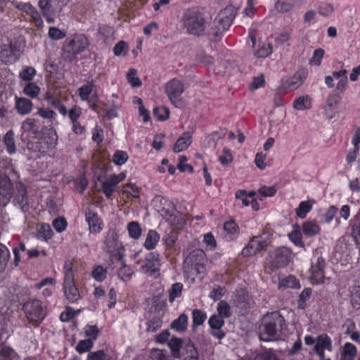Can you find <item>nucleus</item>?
Masks as SVG:
<instances>
[{
	"label": "nucleus",
	"instance_id": "nucleus-1",
	"mask_svg": "<svg viewBox=\"0 0 360 360\" xmlns=\"http://www.w3.org/2000/svg\"><path fill=\"white\" fill-rule=\"evenodd\" d=\"M286 321L279 311L265 314L258 327V337L263 342H274L282 339Z\"/></svg>",
	"mask_w": 360,
	"mask_h": 360
},
{
	"label": "nucleus",
	"instance_id": "nucleus-2",
	"mask_svg": "<svg viewBox=\"0 0 360 360\" xmlns=\"http://www.w3.org/2000/svg\"><path fill=\"white\" fill-rule=\"evenodd\" d=\"M181 22L189 34L197 37L205 34L207 22L204 14L198 8L187 9L182 15Z\"/></svg>",
	"mask_w": 360,
	"mask_h": 360
},
{
	"label": "nucleus",
	"instance_id": "nucleus-3",
	"mask_svg": "<svg viewBox=\"0 0 360 360\" xmlns=\"http://www.w3.org/2000/svg\"><path fill=\"white\" fill-rule=\"evenodd\" d=\"M236 15V9L232 6H226L221 10L213 20L207 34L212 36L214 40L220 39L224 32L229 29Z\"/></svg>",
	"mask_w": 360,
	"mask_h": 360
},
{
	"label": "nucleus",
	"instance_id": "nucleus-4",
	"mask_svg": "<svg viewBox=\"0 0 360 360\" xmlns=\"http://www.w3.org/2000/svg\"><path fill=\"white\" fill-rule=\"evenodd\" d=\"M22 310L28 321L38 327L47 315V307L38 299H29L22 305Z\"/></svg>",
	"mask_w": 360,
	"mask_h": 360
},
{
	"label": "nucleus",
	"instance_id": "nucleus-5",
	"mask_svg": "<svg viewBox=\"0 0 360 360\" xmlns=\"http://www.w3.org/2000/svg\"><path fill=\"white\" fill-rule=\"evenodd\" d=\"M292 257V251L286 247H279L269 252L266 258L267 267L272 272L276 269L286 266Z\"/></svg>",
	"mask_w": 360,
	"mask_h": 360
},
{
	"label": "nucleus",
	"instance_id": "nucleus-6",
	"mask_svg": "<svg viewBox=\"0 0 360 360\" xmlns=\"http://www.w3.org/2000/svg\"><path fill=\"white\" fill-rule=\"evenodd\" d=\"M184 84L178 79L169 80L165 86V92L172 103L176 108H183L185 106L181 94L184 91Z\"/></svg>",
	"mask_w": 360,
	"mask_h": 360
},
{
	"label": "nucleus",
	"instance_id": "nucleus-7",
	"mask_svg": "<svg viewBox=\"0 0 360 360\" xmlns=\"http://www.w3.org/2000/svg\"><path fill=\"white\" fill-rule=\"evenodd\" d=\"M145 264L141 265L140 271L150 276L157 278L160 275V255L157 252H148L144 259Z\"/></svg>",
	"mask_w": 360,
	"mask_h": 360
},
{
	"label": "nucleus",
	"instance_id": "nucleus-8",
	"mask_svg": "<svg viewBox=\"0 0 360 360\" xmlns=\"http://www.w3.org/2000/svg\"><path fill=\"white\" fill-rule=\"evenodd\" d=\"M326 259L321 255H319L316 252L311 259L310 268L311 278L314 280L316 283H323L325 278Z\"/></svg>",
	"mask_w": 360,
	"mask_h": 360
},
{
	"label": "nucleus",
	"instance_id": "nucleus-9",
	"mask_svg": "<svg viewBox=\"0 0 360 360\" xmlns=\"http://www.w3.org/2000/svg\"><path fill=\"white\" fill-rule=\"evenodd\" d=\"M20 49L16 42L10 41L1 47L0 60L5 64L16 62L20 56Z\"/></svg>",
	"mask_w": 360,
	"mask_h": 360
},
{
	"label": "nucleus",
	"instance_id": "nucleus-10",
	"mask_svg": "<svg viewBox=\"0 0 360 360\" xmlns=\"http://www.w3.org/2000/svg\"><path fill=\"white\" fill-rule=\"evenodd\" d=\"M13 202L20 207L21 210L26 213L29 211L30 204L26 186L23 184L16 185L13 191Z\"/></svg>",
	"mask_w": 360,
	"mask_h": 360
},
{
	"label": "nucleus",
	"instance_id": "nucleus-11",
	"mask_svg": "<svg viewBox=\"0 0 360 360\" xmlns=\"http://www.w3.org/2000/svg\"><path fill=\"white\" fill-rule=\"evenodd\" d=\"M84 213L85 215V220L89 225V230L90 233H100L103 229V224L97 212L92 210L90 207H87L84 209Z\"/></svg>",
	"mask_w": 360,
	"mask_h": 360
},
{
	"label": "nucleus",
	"instance_id": "nucleus-12",
	"mask_svg": "<svg viewBox=\"0 0 360 360\" xmlns=\"http://www.w3.org/2000/svg\"><path fill=\"white\" fill-rule=\"evenodd\" d=\"M307 72L302 69L297 71L292 77L283 82L281 89L283 93L294 91L298 89L307 77Z\"/></svg>",
	"mask_w": 360,
	"mask_h": 360
},
{
	"label": "nucleus",
	"instance_id": "nucleus-13",
	"mask_svg": "<svg viewBox=\"0 0 360 360\" xmlns=\"http://www.w3.org/2000/svg\"><path fill=\"white\" fill-rule=\"evenodd\" d=\"M118 250H124V247L118 239V234L115 229H110L104 239L103 250L107 253L112 254Z\"/></svg>",
	"mask_w": 360,
	"mask_h": 360
},
{
	"label": "nucleus",
	"instance_id": "nucleus-14",
	"mask_svg": "<svg viewBox=\"0 0 360 360\" xmlns=\"http://www.w3.org/2000/svg\"><path fill=\"white\" fill-rule=\"evenodd\" d=\"M341 100L342 96L338 93L330 94L328 96L324 107V114L327 118L332 119L335 117Z\"/></svg>",
	"mask_w": 360,
	"mask_h": 360
},
{
	"label": "nucleus",
	"instance_id": "nucleus-15",
	"mask_svg": "<svg viewBox=\"0 0 360 360\" xmlns=\"http://www.w3.org/2000/svg\"><path fill=\"white\" fill-rule=\"evenodd\" d=\"M208 323L212 329L211 334L218 340H221L226 336L225 332L221 330L225 322L224 319L217 314L210 316Z\"/></svg>",
	"mask_w": 360,
	"mask_h": 360
},
{
	"label": "nucleus",
	"instance_id": "nucleus-16",
	"mask_svg": "<svg viewBox=\"0 0 360 360\" xmlns=\"http://www.w3.org/2000/svg\"><path fill=\"white\" fill-rule=\"evenodd\" d=\"M38 6L46 20L49 23H53L56 11L53 5V0H39Z\"/></svg>",
	"mask_w": 360,
	"mask_h": 360
},
{
	"label": "nucleus",
	"instance_id": "nucleus-17",
	"mask_svg": "<svg viewBox=\"0 0 360 360\" xmlns=\"http://www.w3.org/2000/svg\"><path fill=\"white\" fill-rule=\"evenodd\" d=\"M22 136L25 133L31 134L34 138H39L41 134L42 129H40L39 122L32 117H28L22 123Z\"/></svg>",
	"mask_w": 360,
	"mask_h": 360
},
{
	"label": "nucleus",
	"instance_id": "nucleus-18",
	"mask_svg": "<svg viewBox=\"0 0 360 360\" xmlns=\"http://www.w3.org/2000/svg\"><path fill=\"white\" fill-rule=\"evenodd\" d=\"M13 188L8 179H0V206H6L9 202Z\"/></svg>",
	"mask_w": 360,
	"mask_h": 360
},
{
	"label": "nucleus",
	"instance_id": "nucleus-19",
	"mask_svg": "<svg viewBox=\"0 0 360 360\" xmlns=\"http://www.w3.org/2000/svg\"><path fill=\"white\" fill-rule=\"evenodd\" d=\"M236 306L243 311H246L250 308V298L248 291L245 288H240L236 290L234 297Z\"/></svg>",
	"mask_w": 360,
	"mask_h": 360
},
{
	"label": "nucleus",
	"instance_id": "nucleus-20",
	"mask_svg": "<svg viewBox=\"0 0 360 360\" xmlns=\"http://www.w3.org/2000/svg\"><path fill=\"white\" fill-rule=\"evenodd\" d=\"M39 137L41 139L43 144L50 150L53 149L57 144L58 135L53 129L43 128Z\"/></svg>",
	"mask_w": 360,
	"mask_h": 360
},
{
	"label": "nucleus",
	"instance_id": "nucleus-21",
	"mask_svg": "<svg viewBox=\"0 0 360 360\" xmlns=\"http://www.w3.org/2000/svg\"><path fill=\"white\" fill-rule=\"evenodd\" d=\"M33 103L29 98L15 96V108L20 115H27L32 112Z\"/></svg>",
	"mask_w": 360,
	"mask_h": 360
},
{
	"label": "nucleus",
	"instance_id": "nucleus-22",
	"mask_svg": "<svg viewBox=\"0 0 360 360\" xmlns=\"http://www.w3.org/2000/svg\"><path fill=\"white\" fill-rule=\"evenodd\" d=\"M182 360H199V354L194 345L190 342L184 344L178 356Z\"/></svg>",
	"mask_w": 360,
	"mask_h": 360
},
{
	"label": "nucleus",
	"instance_id": "nucleus-23",
	"mask_svg": "<svg viewBox=\"0 0 360 360\" xmlns=\"http://www.w3.org/2000/svg\"><path fill=\"white\" fill-rule=\"evenodd\" d=\"M53 231L47 223H42L37 228L35 237L40 240L47 242L52 238Z\"/></svg>",
	"mask_w": 360,
	"mask_h": 360
},
{
	"label": "nucleus",
	"instance_id": "nucleus-24",
	"mask_svg": "<svg viewBox=\"0 0 360 360\" xmlns=\"http://www.w3.org/2000/svg\"><path fill=\"white\" fill-rule=\"evenodd\" d=\"M68 43L70 45V46H72L75 53L78 54L84 52L89 46V40L84 35L77 36L70 40Z\"/></svg>",
	"mask_w": 360,
	"mask_h": 360
},
{
	"label": "nucleus",
	"instance_id": "nucleus-25",
	"mask_svg": "<svg viewBox=\"0 0 360 360\" xmlns=\"http://www.w3.org/2000/svg\"><path fill=\"white\" fill-rule=\"evenodd\" d=\"M304 235L307 237H313L321 232V227L315 220L305 221L302 226Z\"/></svg>",
	"mask_w": 360,
	"mask_h": 360
},
{
	"label": "nucleus",
	"instance_id": "nucleus-26",
	"mask_svg": "<svg viewBox=\"0 0 360 360\" xmlns=\"http://www.w3.org/2000/svg\"><path fill=\"white\" fill-rule=\"evenodd\" d=\"M191 143V134L188 131L183 133L173 146L174 153H179L188 148Z\"/></svg>",
	"mask_w": 360,
	"mask_h": 360
},
{
	"label": "nucleus",
	"instance_id": "nucleus-27",
	"mask_svg": "<svg viewBox=\"0 0 360 360\" xmlns=\"http://www.w3.org/2000/svg\"><path fill=\"white\" fill-rule=\"evenodd\" d=\"M188 323V317L183 313L171 323L170 328L178 333H184L187 330Z\"/></svg>",
	"mask_w": 360,
	"mask_h": 360
},
{
	"label": "nucleus",
	"instance_id": "nucleus-28",
	"mask_svg": "<svg viewBox=\"0 0 360 360\" xmlns=\"http://www.w3.org/2000/svg\"><path fill=\"white\" fill-rule=\"evenodd\" d=\"M63 290L69 302L75 303L80 300L81 296L75 284L63 285Z\"/></svg>",
	"mask_w": 360,
	"mask_h": 360
},
{
	"label": "nucleus",
	"instance_id": "nucleus-29",
	"mask_svg": "<svg viewBox=\"0 0 360 360\" xmlns=\"http://www.w3.org/2000/svg\"><path fill=\"white\" fill-rule=\"evenodd\" d=\"M316 202V200L314 199L300 202L298 207L295 209L296 215L300 219H304L307 213L312 210L313 205Z\"/></svg>",
	"mask_w": 360,
	"mask_h": 360
},
{
	"label": "nucleus",
	"instance_id": "nucleus-30",
	"mask_svg": "<svg viewBox=\"0 0 360 360\" xmlns=\"http://www.w3.org/2000/svg\"><path fill=\"white\" fill-rule=\"evenodd\" d=\"M322 349L331 352L333 350V344L331 338L327 334L319 335L316 338V342L313 349Z\"/></svg>",
	"mask_w": 360,
	"mask_h": 360
},
{
	"label": "nucleus",
	"instance_id": "nucleus-31",
	"mask_svg": "<svg viewBox=\"0 0 360 360\" xmlns=\"http://www.w3.org/2000/svg\"><path fill=\"white\" fill-rule=\"evenodd\" d=\"M338 212V208L335 205H330L328 208L321 210L319 213L320 221L323 224H330Z\"/></svg>",
	"mask_w": 360,
	"mask_h": 360
},
{
	"label": "nucleus",
	"instance_id": "nucleus-32",
	"mask_svg": "<svg viewBox=\"0 0 360 360\" xmlns=\"http://www.w3.org/2000/svg\"><path fill=\"white\" fill-rule=\"evenodd\" d=\"M160 234L155 230H149L143 246L148 250H151L155 248L158 243L160 240Z\"/></svg>",
	"mask_w": 360,
	"mask_h": 360
},
{
	"label": "nucleus",
	"instance_id": "nucleus-33",
	"mask_svg": "<svg viewBox=\"0 0 360 360\" xmlns=\"http://www.w3.org/2000/svg\"><path fill=\"white\" fill-rule=\"evenodd\" d=\"M3 142L8 154L12 155L15 153V134L13 130L11 129L6 132L4 136Z\"/></svg>",
	"mask_w": 360,
	"mask_h": 360
},
{
	"label": "nucleus",
	"instance_id": "nucleus-34",
	"mask_svg": "<svg viewBox=\"0 0 360 360\" xmlns=\"http://www.w3.org/2000/svg\"><path fill=\"white\" fill-rule=\"evenodd\" d=\"M301 287L300 281L293 275H289L282 279L278 283V289L285 288H300Z\"/></svg>",
	"mask_w": 360,
	"mask_h": 360
},
{
	"label": "nucleus",
	"instance_id": "nucleus-35",
	"mask_svg": "<svg viewBox=\"0 0 360 360\" xmlns=\"http://www.w3.org/2000/svg\"><path fill=\"white\" fill-rule=\"evenodd\" d=\"M0 360H19V356L11 347L0 344Z\"/></svg>",
	"mask_w": 360,
	"mask_h": 360
},
{
	"label": "nucleus",
	"instance_id": "nucleus-36",
	"mask_svg": "<svg viewBox=\"0 0 360 360\" xmlns=\"http://www.w3.org/2000/svg\"><path fill=\"white\" fill-rule=\"evenodd\" d=\"M37 139L36 141H28L27 144V148L34 153H39L41 155L46 154L50 149L43 144L40 137Z\"/></svg>",
	"mask_w": 360,
	"mask_h": 360
},
{
	"label": "nucleus",
	"instance_id": "nucleus-37",
	"mask_svg": "<svg viewBox=\"0 0 360 360\" xmlns=\"http://www.w3.org/2000/svg\"><path fill=\"white\" fill-rule=\"evenodd\" d=\"M86 360H117V357L106 353L103 349L89 352Z\"/></svg>",
	"mask_w": 360,
	"mask_h": 360
},
{
	"label": "nucleus",
	"instance_id": "nucleus-38",
	"mask_svg": "<svg viewBox=\"0 0 360 360\" xmlns=\"http://www.w3.org/2000/svg\"><path fill=\"white\" fill-rule=\"evenodd\" d=\"M293 108L297 110H304L311 108V98L309 96H302L293 101Z\"/></svg>",
	"mask_w": 360,
	"mask_h": 360
},
{
	"label": "nucleus",
	"instance_id": "nucleus-39",
	"mask_svg": "<svg viewBox=\"0 0 360 360\" xmlns=\"http://www.w3.org/2000/svg\"><path fill=\"white\" fill-rule=\"evenodd\" d=\"M40 90V87L35 82H30L25 84L22 92L31 98H36L39 95Z\"/></svg>",
	"mask_w": 360,
	"mask_h": 360
},
{
	"label": "nucleus",
	"instance_id": "nucleus-40",
	"mask_svg": "<svg viewBox=\"0 0 360 360\" xmlns=\"http://www.w3.org/2000/svg\"><path fill=\"white\" fill-rule=\"evenodd\" d=\"M64 278L63 285L75 284L74 273L72 271V264L66 261L64 264Z\"/></svg>",
	"mask_w": 360,
	"mask_h": 360
},
{
	"label": "nucleus",
	"instance_id": "nucleus-41",
	"mask_svg": "<svg viewBox=\"0 0 360 360\" xmlns=\"http://www.w3.org/2000/svg\"><path fill=\"white\" fill-rule=\"evenodd\" d=\"M183 288V284L179 282L174 283L172 285L170 288L168 290V300L170 303H172L176 298L181 296Z\"/></svg>",
	"mask_w": 360,
	"mask_h": 360
},
{
	"label": "nucleus",
	"instance_id": "nucleus-42",
	"mask_svg": "<svg viewBox=\"0 0 360 360\" xmlns=\"http://www.w3.org/2000/svg\"><path fill=\"white\" fill-rule=\"evenodd\" d=\"M312 290L310 288H305L300 293L297 300V308L304 310L307 308V301L310 298Z\"/></svg>",
	"mask_w": 360,
	"mask_h": 360
},
{
	"label": "nucleus",
	"instance_id": "nucleus-43",
	"mask_svg": "<svg viewBox=\"0 0 360 360\" xmlns=\"http://www.w3.org/2000/svg\"><path fill=\"white\" fill-rule=\"evenodd\" d=\"M127 231L130 238L137 240L139 239L142 233V229L138 221H131L127 224Z\"/></svg>",
	"mask_w": 360,
	"mask_h": 360
},
{
	"label": "nucleus",
	"instance_id": "nucleus-44",
	"mask_svg": "<svg viewBox=\"0 0 360 360\" xmlns=\"http://www.w3.org/2000/svg\"><path fill=\"white\" fill-rule=\"evenodd\" d=\"M167 345L173 352L175 356H178L184 347L183 341L181 338L173 337L168 342Z\"/></svg>",
	"mask_w": 360,
	"mask_h": 360
},
{
	"label": "nucleus",
	"instance_id": "nucleus-45",
	"mask_svg": "<svg viewBox=\"0 0 360 360\" xmlns=\"http://www.w3.org/2000/svg\"><path fill=\"white\" fill-rule=\"evenodd\" d=\"M295 0H278L275 4V9L280 13H287L292 9Z\"/></svg>",
	"mask_w": 360,
	"mask_h": 360
},
{
	"label": "nucleus",
	"instance_id": "nucleus-46",
	"mask_svg": "<svg viewBox=\"0 0 360 360\" xmlns=\"http://www.w3.org/2000/svg\"><path fill=\"white\" fill-rule=\"evenodd\" d=\"M217 314L222 319L229 318L231 316V307L225 300H220L217 304Z\"/></svg>",
	"mask_w": 360,
	"mask_h": 360
},
{
	"label": "nucleus",
	"instance_id": "nucleus-47",
	"mask_svg": "<svg viewBox=\"0 0 360 360\" xmlns=\"http://www.w3.org/2000/svg\"><path fill=\"white\" fill-rule=\"evenodd\" d=\"M9 258L10 252L8 249L4 245L0 243V273L5 270Z\"/></svg>",
	"mask_w": 360,
	"mask_h": 360
},
{
	"label": "nucleus",
	"instance_id": "nucleus-48",
	"mask_svg": "<svg viewBox=\"0 0 360 360\" xmlns=\"http://www.w3.org/2000/svg\"><path fill=\"white\" fill-rule=\"evenodd\" d=\"M121 265L122 266L118 269L117 275L122 281L127 282L131 279L134 271L129 266L126 264V262H123Z\"/></svg>",
	"mask_w": 360,
	"mask_h": 360
},
{
	"label": "nucleus",
	"instance_id": "nucleus-49",
	"mask_svg": "<svg viewBox=\"0 0 360 360\" xmlns=\"http://www.w3.org/2000/svg\"><path fill=\"white\" fill-rule=\"evenodd\" d=\"M193 328L202 325L207 319L206 313L200 309H195L192 311Z\"/></svg>",
	"mask_w": 360,
	"mask_h": 360
},
{
	"label": "nucleus",
	"instance_id": "nucleus-50",
	"mask_svg": "<svg viewBox=\"0 0 360 360\" xmlns=\"http://www.w3.org/2000/svg\"><path fill=\"white\" fill-rule=\"evenodd\" d=\"M107 270L101 265H96L92 270L91 276L98 282H102L106 278Z\"/></svg>",
	"mask_w": 360,
	"mask_h": 360
},
{
	"label": "nucleus",
	"instance_id": "nucleus-51",
	"mask_svg": "<svg viewBox=\"0 0 360 360\" xmlns=\"http://www.w3.org/2000/svg\"><path fill=\"white\" fill-rule=\"evenodd\" d=\"M153 115L158 121H165L169 117V110L163 106L155 107L153 108Z\"/></svg>",
	"mask_w": 360,
	"mask_h": 360
},
{
	"label": "nucleus",
	"instance_id": "nucleus-52",
	"mask_svg": "<svg viewBox=\"0 0 360 360\" xmlns=\"http://www.w3.org/2000/svg\"><path fill=\"white\" fill-rule=\"evenodd\" d=\"M139 187L131 183L126 184L122 187V192L127 194L128 196H131L134 198H139Z\"/></svg>",
	"mask_w": 360,
	"mask_h": 360
},
{
	"label": "nucleus",
	"instance_id": "nucleus-53",
	"mask_svg": "<svg viewBox=\"0 0 360 360\" xmlns=\"http://www.w3.org/2000/svg\"><path fill=\"white\" fill-rule=\"evenodd\" d=\"M272 236V233L269 231L264 232L259 236H256V238L258 239L260 244V248L262 249V250H266V248L271 245Z\"/></svg>",
	"mask_w": 360,
	"mask_h": 360
},
{
	"label": "nucleus",
	"instance_id": "nucleus-54",
	"mask_svg": "<svg viewBox=\"0 0 360 360\" xmlns=\"http://www.w3.org/2000/svg\"><path fill=\"white\" fill-rule=\"evenodd\" d=\"M94 347V341L91 339H86L80 340L75 347L76 351L82 354L84 352H90Z\"/></svg>",
	"mask_w": 360,
	"mask_h": 360
},
{
	"label": "nucleus",
	"instance_id": "nucleus-55",
	"mask_svg": "<svg viewBox=\"0 0 360 360\" xmlns=\"http://www.w3.org/2000/svg\"><path fill=\"white\" fill-rule=\"evenodd\" d=\"M255 360H279L273 349H266L256 354Z\"/></svg>",
	"mask_w": 360,
	"mask_h": 360
},
{
	"label": "nucleus",
	"instance_id": "nucleus-56",
	"mask_svg": "<svg viewBox=\"0 0 360 360\" xmlns=\"http://www.w3.org/2000/svg\"><path fill=\"white\" fill-rule=\"evenodd\" d=\"M289 239L297 247L304 248L302 235L299 229H294L288 233Z\"/></svg>",
	"mask_w": 360,
	"mask_h": 360
},
{
	"label": "nucleus",
	"instance_id": "nucleus-57",
	"mask_svg": "<svg viewBox=\"0 0 360 360\" xmlns=\"http://www.w3.org/2000/svg\"><path fill=\"white\" fill-rule=\"evenodd\" d=\"M162 323V321L159 316H153L146 323L147 331L153 333L157 331L160 328H161Z\"/></svg>",
	"mask_w": 360,
	"mask_h": 360
},
{
	"label": "nucleus",
	"instance_id": "nucleus-58",
	"mask_svg": "<svg viewBox=\"0 0 360 360\" xmlns=\"http://www.w3.org/2000/svg\"><path fill=\"white\" fill-rule=\"evenodd\" d=\"M254 54L257 58H266L272 53V46L270 44H264L259 49H253Z\"/></svg>",
	"mask_w": 360,
	"mask_h": 360
},
{
	"label": "nucleus",
	"instance_id": "nucleus-59",
	"mask_svg": "<svg viewBox=\"0 0 360 360\" xmlns=\"http://www.w3.org/2000/svg\"><path fill=\"white\" fill-rule=\"evenodd\" d=\"M137 71L135 68H130L127 73V79L128 82L132 87H139L142 84L141 80L136 77Z\"/></svg>",
	"mask_w": 360,
	"mask_h": 360
},
{
	"label": "nucleus",
	"instance_id": "nucleus-60",
	"mask_svg": "<svg viewBox=\"0 0 360 360\" xmlns=\"http://www.w3.org/2000/svg\"><path fill=\"white\" fill-rule=\"evenodd\" d=\"M35 75L36 70L33 67L27 66L20 72L19 77L21 80L30 82Z\"/></svg>",
	"mask_w": 360,
	"mask_h": 360
},
{
	"label": "nucleus",
	"instance_id": "nucleus-61",
	"mask_svg": "<svg viewBox=\"0 0 360 360\" xmlns=\"http://www.w3.org/2000/svg\"><path fill=\"white\" fill-rule=\"evenodd\" d=\"M129 159V155L127 152L117 150L112 155V162L116 165H122Z\"/></svg>",
	"mask_w": 360,
	"mask_h": 360
},
{
	"label": "nucleus",
	"instance_id": "nucleus-62",
	"mask_svg": "<svg viewBox=\"0 0 360 360\" xmlns=\"http://www.w3.org/2000/svg\"><path fill=\"white\" fill-rule=\"evenodd\" d=\"M357 353V349L354 345L351 342H346L343 350L341 352L344 356H348L350 360H354Z\"/></svg>",
	"mask_w": 360,
	"mask_h": 360
},
{
	"label": "nucleus",
	"instance_id": "nucleus-63",
	"mask_svg": "<svg viewBox=\"0 0 360 360\" xmlns=\"http://www.w3.org/2000/svg\"><path fill=\"white\" fill-rule=\"evenodd\" d=\"M77 55L78 53H75L72 46H70V45L66 42L63 46V58L67 61L72 62L76 59Z\"/></svg>",
	"mask_w": 360,
	"mask_h": 360
},
{
	"label": "nucleus",
	"instance_id": "nucleus-64",
	"mask_svg": "<svg viewBox=\"0 0 360 360\" xmlns=\"http://www.w3.org/2000/svg\"><path fill=\"white\" fill-rule=\"evenodd\" d=\"M334 11L333 4L326 2H321L318 6V12L321 15L328 17Z\"/></svg>",
	"mask_w": 360,
	"mask_h": 360
}]
</instances>
